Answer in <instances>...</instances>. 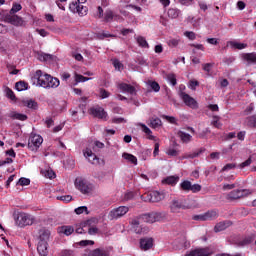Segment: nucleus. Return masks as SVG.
I'll list each match as a JSON object with an SVG mask.
<instances>
[{"instance_id":"obj_1","label":"nucleus","mask_w":256,"mask_h":256,"mask_svg":"<svg viewBox=\"0 0 256 256\" xmlns=\"http://www.w3.org/2000/svg\"><path fill=\"white\" fill-rule=\"evenodd\" d=\"M248 195H251V191H249L248 189H236L229 192L226 195V199L227 201H237L239 199L247 197Z\"/></svg>"},{"instance_id":"obj_2","label":"nucleus","mask_w":256,"mask_h":256,"mask_svg":"<svg viewBox=\"0 0 256 256\" xmlns=\"http://www.w3.org/2000/svg\"><path fill=\"white\" fill-rule=\"evenodd\" d=\"M143 201H149L150 203H159L165 199V193L159 191H152L150 193L141 196Z\"/></svg>"},{"instance_id":"obj_3","label":"nucleus","mask_w":256,"mask_h":256,"mask_svg":"<svg viewBox=\"0 0 256 256\" xmlns=\"http://www.w3.org/2000/svg\"><path fill=\"white\" fill-rule=\"evenodd\" d=\"M41 145H43V137L39 134L31 133L28 140V149L30 151H37Z\"/></svg>"},{"instance_id":"obj_4","label":"nucleus","mask_w":256,"mask_h":256,"mask_svg":"<svg viewBox=\"0 0 256 256\" xmlns=\"http://www.w3.org/2000/svg\"><path fill=\"white\" fill-rule=\"evenodd\" d=\"M50 78L51 75L43 74V71L41 70H37L34 74V79H36L37 85L39 87H43L44 89H47V84L49 83Z\"/></svg>"},{"instance_id":"obj_5","label":"nucleus","mask_w":256,"mask_h":256,"mask_svg":"<svg viewBox=\"0 0 256 256\" xmlns=\"http://www.w3.org/2000/svg\"><path fill=\"white\" fill-rule=\"evenodd\" d=\"M76 189L82 192L84 195H87L93 191V185L89 184L87 181L78 178L75 181Z\"/></svg>"},{"instance_id":"obj_6","label":"nucleus","mask_w":256,"mask_h":256,"mask_svg":"<svg viewBox=\"0 0 256 256\" xmlns=\"http://www.w3.org/2000/svg\"><path fill=\"white\" fill-rule=\"evenodd\" d=\"M129 213V207L127 206H119L118 208H114L109 212V219H121L124 215Z\"/></svg>"},{"instance_id":"obj_7","label":"nucleus","mask_w":256,"mask_h":256,"mask_svg":"<svg viewBox=\"0 0 256 256\" xmlns=\"http://www.w3.org/2000/svg\"><path fill=\"white\" fill-rule=\"evenodd\" d=\"M210 255H213V250L209 247L196 248L185 254V256H210Z\"/></svg>"},{"instance_id":"obj_8","label":"nucleus","mask_w":256,"mask_h":256,"mask_svg":"<svg viewBox=\"0 0 256 256\" xmlns=\"http://www.w3.org/2000/svg\"><path fill=\"white\" fill-rule=\"evenodd\" d=\"M180 97L183 103H185L187 107H190V109H199V103H197L195 99L191 97L189 94L181 92Z\"/></svg>"},{"instance_id":"obj_9","label":"nucleus","mask_w":256,"mask_h":256,"mask_svg":"<svg viewBox=\"0 0 256 256\" xmlns=\"http://www.w3.org/2000/svg\"><path fill=\"white\" fill-rule=\"evenodd\" d=\"M33 221H35L33 216H31L27 213L19 214V216L17 218L19 227H27V225H33Z\"/></svg>"},{"instance_id":"obj_10","label":"nucleus","mask_w":256,"mask_h":256,"mask_svg":"<svg viewBox=\"0 0 256 256\" xmlns=\"http://www.w3.org/2000/svg\"><path fill=\"white\" fill-rule=\"evenodd\" d=\"M181 209L187 210L190 209L189 206L183 204V201L174 199L170 203V211L171 213H180Z\"/></svg>"},{"instance_id":"obj_11","label":"nucleus","mask_w":256,"mask_h":256,"mask_svg":"<svg viewBox=\"0 0 256 256\" xmlns=\"http://www.w3.org/2000/svg\"><path fill=\"white\" fill-rule=\"evenodd\" d=\"M89 113L97 119H103L104 121H107V112H105L103 107H92L89 109Z\"/></svg>"},{"instance_id":"obj_12","label":"nucleus","mask_w":256,"mask_h":256,"mask_svg":"<svg viewBox=\"0 0 256 256\" xmlns=\"http://www.w3.org/2000/svg\"><path fill=\"white\" fill-rule=\"evenodd\" d=\"M70 9L71 11H74V13H78L81 17L87 15V11H89L87 6L78 4L77 2H72L70 4Z\"/></svg>"},{"instance_id":"obj_13","label":"nucleus","mask_w":256,"mask_h":256,"mask_svg":"<svg viewBox=\"0 0 256 256\" xmlns=\"http://www.w3.org/2000/svg\"><path fill=\"white\" fill-rule=\"evenodd\" d=\"M6 20L8 21V23H11V25H15L16 27H21V25H23V18L15 14H10L6 16Z\"/></svg>"},{"instance_id":"obj_14","label":"nucleus","mask_w":256,"mask_h":256,"mask_svg":"<svg viewBox=\"0 0 256 256\" xmlns=\"http://www.w3.org/2000/svg\"><path fill=\"white\" fill-rule=\"evenodd\" d=\"M84 157H86V159H88L89 163H92V165H97V163H99V158L89 148L84 151Z\"/></svg>"},{"instance_id":"obj_15","label":"nucleus","mask_w":256,"mask_h":256,"mask_svg":"<svg viewBox=\"0 0 256 256\" xmlns=\"http://www.w3.org/2000/svg\"><path fill=\"white\" fill-rule=\"evenodd\" d=\"M118 89H120V91L123 93H129L130 95H135L136 93L135 87L127 83H120L118 85Z\"/></svg>"},{"instance_id":"obj_16","label":"nucleus","mask_w":256,"mask_h":256,"mask_svg":"<svg viewBox=\"0 0 256 256\" xmlns=\"http://www.w3.org/2000/svg\"><path fill=\"white\" fill-rule=\"evenodd\" d=\"M117 19H121V16L115 15L113 13V10L107 9L104 13V22L105 23H111V21H117Z\"/></svg>"},{"instance_id":"obj_17","label":"nucleus","mask_w":256,"mask_h":256,"mask_svg":"<svg viewBox=\"0 0 256 256\" xmlns=\"http://www.w3.org/2000/svg\"><path fill=\"white\" fill-rule=\"evenodd\" d=\"M151 247H153V238L140 239V249H142V251H149Z\"/></svg>"},{"instance_id":"obj_18","label":"nucleus","mask_w":256,"mask_h":256,"mask_svg":"<svg viewBox=\"0 0 256 256\" xmlns=\"http://www.w3.org/2000/svg\"><path fill=\"white\" fill-rule=\"evenodd\" d=\"M243 61H246L248 65H256V52L242 54Z\"/></svg>"},{"instance_id":"obj_19","label":"nucleus","mask_w":256,"mask_h":256,"mask_svg":"<svg viewBox=\"0 0 256 256\" xmlns=\"http://www.w3.org/2000/svg\"><path fill=\"white\" fill-rule=\"evenodd\" d=\"M231 225H233V222L231 221L219 222L215 225L214 231L215 233H220V231H225V229H227V227H231Z\"/></svg>"},{"instance_id":"obj_20","label":"nucleus","mask_w":256,"mask_h":256,"mask_svg":"<svg viewBox=\"0 0 256 256\" xmlns=\"http://www.w3.org/2000/svg\"><path fill=\"white\" fill-rule=\"evenodd\" d=\"M24 107H27L28 109H32L33 111H37L39 109V103L33 99H28L22 101Z\"/></svg>"},{"instance_id":"obj_21","label":"nucleus","mask_w":256,"mask_h":256,"mask_svg":"<svg viewBox=\"0 0 256 256\" xmlns=\"http://www.w3.org/2000/svg\"><path fill=\"white\" fill-rule=\"evenodd\" d=\"M47 242L39 241L37 246V251L40 256H47L49 251H47Z\"/></svg>"},{"instance_id":"obj_22","label":"nucleus","mask_w":256,"mask_h":256,"mask_svg":"<svg viewBox=\"0 0 256 256\" xmlns=\"http://www.w3.org/2000/svg\"><path fill=\"white\" fill-rule=\"evenodd\" d=\"M177 136L182 141V143H191L193 136H191L188 133H185L184 131L179 130L177 132Z\"/></svg>"},{"instance_id":"obj_23","label":"nucleus","mask_w":256,"mask_h":256,"mask_svg":"<svg viewBox=\"0 0 256 256\" xmlns=\"http://www.w3.org/2000/svg\"><path fill=\"white\" fill-rule=\"evenodd\" d=\"M219 217V211L217 210H210L204 213V220L205 221H213Z\"/></svg>"},{"instance_id":"obj_24","label":"nucleus","mask_w":256,"mask_h":256,"mask_svg":"<svg viewBox=\"0 0 256 256\" xmlns=\"http://www.w3.org/2000/svg\"><path fill=\"white\" fill-rule=\"evenodd\" d=\"M61 85V82L58 80V78H55L53 76H50V79L47 83V89H57Z\"/></svg>"},{"instance_id":"obj_25","label":"nucleus","mask_w":256,"mask_h":256,"mask_svg":"<svg viewBox=\"0 0 256 256\" xmlns=\"http://www.w3.org/2000/svg\"><path fill=\"white\" fill-rule=\"evenodd\" d=\"M74 232L75 228H73V226H62L58 228V233H63L67 237H69V235H72Z\"/></svg>"},{"instance_id":"obj_26","label":"nucleus","mask_w":256,"mask_h":256,"mask_svg":"<svg viewBox=\"0 0 256 256\" xmlns=\"http://www.w3.org/2000/svg\"><path fill=\"white\" fill-rule=\"evenodd\" d=\"M246 127H250V129H256V114L249 116L245 119Z\"/></svg>"},{"instance_id":"obj_27","label":"nucleus","mask_w":256,"mask_h":256,"mask_svg":"<svg viewBox=\"0 0 256 256\" xmlns=\"http://www.w3.org/2000/svg\"><path fill=\"white\" fill-rule=\"evenodd\" d=\"M49 237H51V232L47 229H41L39 231V239L40 241H43L45 243H47V241H49Z\"/></svg>"},{"instance_id":"obj_28","label":"nucleus","mask_w":256,"mask_h":256,"mask_svg":"<svg viewBox=\"0 0 256 256\" xmlns=\"http://www.w3.org/2000/svg\"><path fill=\"white\" fill-rule=\"evenodd\" d=\"M8 117H10V119H16L18 121H27V115L17 112H10L8 114Z\"/></svg>"},{"instance_id":"obj_29","label":"nucleus","mask_w":256,"mask_h":256,"mask_svg":"<svg viewBox=\"0 0 256 256\" xmlns=\"http://www.w3.org/2000/svg\"><path fill=\"white\" fill-rule=\"evenodd\" d=\"M122 157H123V159H125L129 163H132V165H137V157L135 155L124 152L122 154Z\"/></svg>"},{"instance_id":"obj_30","label":"nucleus","mask_w":256,"mask_h":256,"mask_svg":"<svg viewBox=\"0 0 256 256\" xmlns=\"http://www.w3.org/2000/svg\"><path fill=\"white\" fill-rule=\"evenodd\" d=\"M167 13L170 19H177V17L181 15V10L177 8H169Z\"/></svg>"},{"instance_id":"obj_31","label":"nucleus","mask_w":256,"mask_h":256,"mask_svg":"<svg viewBox=\"0 0 256 256\" xmlns=\"http://www.w3.org/2000/svg\"><path fill=\"white\" fill-rule=\"evenodd\" d=\"M16 91H27L29 89V83L25 81H19L15 84Z\"/></svg>"},{"instance_id":"obj_32","label":"nucleus","mask_w":256,"mask_h":256,"mask_svg":"<svg viewBox=\"0 0 256 256\" xmlns=\"http://www.w3.org/2000/svg\"><path fill=\"white\" fill-rule=\"evenodd\" d=\"M253 241H255V235L251 234V235L246 236L243 240H241L239 242V244L242 247H245V245H251V243H253Z\"/></svg>"},{"instance_id":"obj_33","label":"nucleus","mask_w":256,"mask_h":256,"mask_svg":"<svg viewBox=\"0 0 256 256\" xmlns=\"http://www.w3.org/2000/svg\"><path fill=\"white\" fill-rule=\"evenodd\" d=\"M88 256H109V254L107 253L106 250L103 249H94L93 251H91Z\"/></svg>"},{"instance_id":"obj_34","label":"nucleus","mask_w":256,"mask_h":256,"mask_svg":"<svg viewBox=\"0 0 256 256\" xmlns=\"http://www.w3.org/2000/svg\"><path fill=\"white\" fill-rule=\"evenodd\" d=\"M142 221H144V223H155V216L153 212L142 214Z\"/></svg>"},{"instance_id":"obj_35","label":"nucleus","mask_w":256,"mask_h":256,"mask_svg":"<svg viewBox=\"0 0 256 256\" xmlns=\"http://www.w3.org/2000/svg\"><path fill=\"white\" fill-rule=\"evenodd\" d=\"M137 43H138L139 47H142L144 49H149V43H147V39H145V37L138 36Z\"/></svg>"},{"instance_id":"obj_36","label":"nucleus","mask_w":256,"mask_h":256,"mask_svg":"<svg viewBox=\"0 0 256 256\" xmlns=\"http://www.w3.org/2000/svg\"><path fill=\"white\" fill-rule=\"evenodd\" d=\"M154 215V221L157 223V221H163V219L167 218V213L165 212H152Z\"/></svg>"},{"instance_id":"obj_37","label":"nucleus","mask_w":256,"mask_h":256,"mask_svg":"<svg viewBox=\"0 0 256 256\" xmlns=\"http://www.w3.org/2000/svg\"><path fill=\"white\" fill-rule=\"evenodd\" d=\"M205 151L204 148H201L198 152H194L191 154H185L184 156H182V159H195V157H199V155H201V153H203Z\"/></svg>"},{"instance_id":"obj_38","label":"nucleus","mask_w":256,"mask_h":256,"mask_svg":"<svg viewBox=\"0 0 256 256\" xmlns=\"http://www.w3.org/2000/svg\"><path fill=\"white\" fill-rule=\"evenodd\" d=\"M177 181H179L178 177L169 176L166 179H164L162 182L166 183V185H177Z\"/></svg>"},{"instance_id":"obj_39","label":"nucleus","mask_w":256,"mask_h":256,"mask_svg":"<svg viewBox=\"0 0 256 256\" xmlns=\"http://www.w3.org/2000/svg\"><path fill=\"white\" fill-rule=\"evenodd\" d=\"M166 79L168 82H170V84L175 87V85H177V75H175V73H169L166 75Z\"/></svg>"},{"instance_id":"obj_40","label":"nucleus","mask_w":256,"mask_h":256,"mask_svg":"<svg viewBox=\"0 0 256 256\" xmlns=\"http://www.w3.org/2000/svg\"><path fill=\"white\" fill-rule=\"evenodd\" d=\"M179 43H181V39L180 38H170L167 41L168 47H171V48L178 47Z\"/></svg>"},{"instance_id":"obj_41","label":"nucleus","mask_w":256,"mask_h":256,"mask_svg":"<svg viewBox=\"0 0 256 256\" xmlns=\"http://www.w3.org/2000/svg\"><path fill=\"white\" fill-rule=\"evenodd\" d=\"M141 221H143V217H142V215H139L134 218H131L129 220V223H130L131 227H135V226L141 224Z\"/></svg>"},{"instance_id":"obj_42","label":"nucleus","mask_w":256,"mask_h":256,"mask_svg":"<svg viewBox=\"0 0 256 256\" xmlns=\"http://www.w3.org/2000/svg\"><path fill=\"white\" fill-rule=\"evenodd\" d=\"M191 181L189 180H184L181 184H180V188L182 191H186L188 193V191H191Z\"/></svg>"},{"instance_id":"obj_43","label":"nucleus","mask_w":256,"mask_h":256,"mask_svg":"<svg viewBox=\"0 0 256 256\" xmlns=\"http://www.w3.org/2000/svg\"><path fill=\"white\" fill-rule=\"evenodd\" d=\"M21 9H23V6H21V4L14 3L10 10V15H15V13H19V11H21Z\"/></svg>"},{"instance_id":"obj_44","label":"nucleus","mask_w":256,"mask_h":256,"mask_svg":"<svg viewBox=\"0 0 256 256\" xmlns=\"http://www.w3.org/2000/svg\"><path fill=\"white\" fill-rule=\"evenodd\" d=\"M161 119L159 118H153L151 121H150V127H152V129H157L158 127H161Z\"/></svg>"},{"instance_id":"obj_45","label":"nucleus","mask_w":256,"mask_h":256,"mask_svg":"<svg viewBox=\"0 0 256 256\" xmlns=\"http://www.w3.org/2000/svg\"><path fill=\"white\" fill-rule=\"evenodd\" d=\"M76 215H83V213H86V215H89V210L87 206H80L76 208L75 210Z\"/></svg>"},{"instance_id":"obj_46","label":"nucleus","mask_w":256,"mask_h":256,"mask_svg":"<svg viewBox=\"0 0 256 256\" xmlns=\"http://www.w3.org/2000/svg\"><path fill=\"white\" fill-rule=\"evenodd\" d=\"M231 47H234V49H247V44L245 43H239V42H230Z\"/></svg>"},{"instance_id":"obj_47","label":"nucleus","mask_w":256,"mask_h":256,"mask_svg":"<svg viewBox=\"0 0 256 256\" xmlns=\"http://www.w3.org/2000/svg\"><path fill=\"white\" fill-rule=\"evenodd\" d=\"M211 125H213V127L216 129H221V127H223V123L219 122V116H213Z\"/></svg>"},{"instance_id":"obj_48","label":"nucleus","mask_w":256,"mask_h":256,"mask_svg":"<svg viewBox=\"0 0 256 256\" xmlns=\"http://www.w3.org/2000/svg\"><path fill=\"white\" fill-rule=\"evenodd\" d=\"M6 96L8 97V99H11V101H16L17 97L15 96V92H13V90H11V88L6 87Z\"/></svg>"},{"instance_id":"obj_49","label":"nucleus","mask_w":256,"mask_h":256,"mask_svg":"<svg viewBox=\"0 0 256 256\" xmlns=\"http://www.w3.org/2000/svg\"><path fill=\"white\" fill-rule=\"evenodd\" d=\"M251 163H253V159L250 156L246 161L240 163L238 167L239 169H245V167H249Z\"/></svg>"},{"instance_id":"obj_50","label":"nucleus","mask_w":256,"mask_h":256,"mask_svg":"<svg viewBox=\"0 0 256 256\" xmlns=\"http://www.w3.org/2000/svg\"><path fill=\"white\" fill-rule=\"evenodd\" d=\"M91 78H87L81 74H75L76 83H85V81H89Z\"/></svg>"},{"instance_id":"obj_51","label":"nucleus","mask_w":256,"mask_h":256,"mask_svg":"<svg viewBox=\"0 0 256 256\" xmlns=\"http://www.w3.org/2000/svg\"><path fill=\"white\" fill-rule=\"evenodd\" d=\"M18 185H21V187L31 185V180L29 178L22 177L18 180Z\"/></svg>"},{"instance_id":"obj_52","label":"nucleus","mask_w":256,"mask_h":256,"mask_svg":"<svg viewBox=\"0 0 256 256\" xmlns=\"http://www.w3.org/2000/svg\"><path fill=\"white\" fill-rule=\"evenodd\" d=\"M162 119H165L166 121H168V123H171L172 125H177V118L173 116L163 115Z\"/></svg>"},{"instance_id":"obj_53","label":"nucleus","mask_w":256,"mask_h":256,"mask_svg":"<svg viewBox=\"0 0 256 256\" xmlns=\"http://www.w3.org/2000/svg\"><path fill=\"white\" fill-rule=\"evenodd\" d=\"M140 126L142 127V131L146 135H149V139H153V136L151 135V133H153V132L151 131V129H149V127H147V125H145V124H140Z\"/></svg>"},{"instance_id":"obj_54","label":"nucleus","mask_w":256,"mask_h":256,"mask_svg":"<svg viewBox=\"0 0 256 256\" xmlns=\"http://www.w3.org/2000/svg\"><path fill=\"white\" fill-rule=\"evenodd\" d=\"M185 37L189 38L190 41H195L197 39V35L193 31H186L184 32Z\"/></svg>"},{"instance_id":"obj_55","label":"nucleus","mask_w":256,"mask_h":256,"mask_svg":"<svg viewBox=\"0 0 256 256\" xmlns=\"http://www.w3.org/2000/svg\"><path fill=\"white\" fill-rule=\"evenodd\" d=\"M211 133V130L209 128H205L204 130H202L200 133H198L197 137L199 139H205L207 137V134Z\"/></svg>"},{"instance_id":"obj_56","label":"nucleus","mask_w":256,"mask_h":256,"mask_svg":"<svg viewBox=\"0 0 256 256\" xmlns=\"http://www.w3.org/2000/svg\"><path fill=\"white\" fill-rule=\"evenodd\" d=\"M133 231L136 232L138 235H141V233H145V228L141 226V224L133 226L132 227Z\"/></svg>"},{"instance_id":"obj_57","label":"nucleus","mask_w":256,"mask_h":256,"mask_svg":"<svg viewBox=\"0 0 256 256\" xmlns=\"http://www.w3.org/2000/svg\"><path fill=\"white\" fill-rule=\"evenodd\" d=\"M166 153L170 157H177L179 155V150L174 149V148H169Z\"/></svg>"},{"instance_id":"obj_58","label":"nucleus","mask_w":256,"mask_h":256,"mask_svg":"<svg viewBox=\"0 0 256 256\" xmlns=\"http://www.w3.org/2000/svg\"><path fill=\"white\" fill-rule=\"evenodd\" d=\"M60 256H77V254L73 250H62Z\"/></svg>"},{"instance_id":"obj_59","label":"nucleus","mask_w":256,"mask_h":256,"mask_svg":"<svg viewBox=\"0 0 256 256\" xmlns=\"http://www.w3.org/2000/svg\"><path fill=\"white\" fill-rule=\"evenodd\" d=\"M109 37H113V35H111L107 32H102V33L97 34V39H100L101 41H103V39H107Z\"/></svg>"},{"instance_id":"obj_60","label":"nucleus","mask_w":256,"mask_h":256,"mask_svg":"<svg viewBox=\"0 0 256 256\" xmlns=\"http://www.w3.org/2000/svg\"><path fill=\"white\" fill-rule=\"evenodd\" d=\"M53 59V56L51 54H41L39 56L40 61H51Z\"/></svg>"},{"instance_id":"obj_61","label":"nucleus","mask_w":256,"mask_h":256,"mask_svg":"<svg viewBox=\"0 0 256 256\" xmlns=\"http://www.w3.org/2000/svg\"><path fill=\"white\" fill-rule=\"evenodd\" d=\"M56 5L59 7L62 11H65V4L67 3V0H56Z\"/></svg>"},{"instance_id":"obj_62","label":"nucleus","mask_w":256,"mask_h":256,"mask_svg":"<svg viewBox=\"0 0 256 256\" xmlns=\"http://www.w3.org/2000/svg\"><path fill=\"white\" fill-rule=\"evenodd\" d=\"M236 167H237V164L228 163L222 168V171H231V169H235Z\"/></svg>"},{"instance_id":"obj_63","label":"nucleus","mask_w":256,"mask_h":256,"mask_svg":"<svg viewBox=\"0 0 256 256\" xmlns=\"http://www.w3.org/2000/svg\"><path fill=\"white\" fill-rule=\"evenodd\" d=\"M111 95V93H109V91L105 90V89H100V97L101 99H107L109 96Z\"/></svg>"},{"instance_id":"obj_64","label":"nucleus","mask_w":256,"mask_h":256,"mask_svg":"<svg viewBox=\"0 0 256 256\" xmlns=\"http://www.w3.org/2000/svg\"><path fill=\"white\" fill-rule=\"evenodd\" d=\"M190 191H192V193H199V191H201V185L199 184H192Z\"/></svg>"}]
</instances>
